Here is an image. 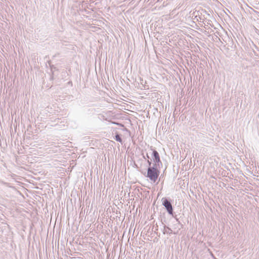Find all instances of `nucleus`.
I'll return each instance as SVG.
<instances>
[{"mask_svg": "<svg viewBox=\"0 0 259 259\" xmlns=\"http://www.w3.org/2000/svg\"><path fill=\"white\" fill-rule=\"evenodd\" d=\"M164 206L165 207V208H166L167 211L169 212V213L170 214H172V206L170 204V203L166 199H165L163 201V203Z\"/></svg>", "mask_w": 259, "mask_h": 259, "instance_id": "nucleus-2", "label": "nucleus"}, {"mask_svg": "<svg viewBox=\"0 0 259 259\" xmlns=\"http://www.w3.org/2000/svg\"><path fill=\"white\" fill-rule=\"evenodd\" d=\"M148 163H149V164H151V162L149 161H148Z\"/></svg>", "mask_w": 259, "mask_h": 259, "instance_id": "nucleus-5", "label": "nucleus"}, {"mask_svg": "<svg viewBox=\"0 0 259 259\" xmlns=\"http://www.w3.org/2000/svg\"><path fill=\"white\" fill-rule=\"evenodd\" d=\"M153 154L154 157V161L155 162V165L156 166L157 165H159V163L160 162V157L158 153L156 150H153Z\"/></svg>", "mask_w": 259, "mask_h": 259, "instance_id": "nucleus-3", "label": "nucleus"}, {"mask_svg": "<svg viewBox=\"0 0 259 259\" xmlns=\"http://www.w3.org/2000/svg\"><path fill=\"white\" fill-rule=\"evenodd\" d=\"M159 171L156 167H149L147 170V177L152 182H155L159 177Z\"/></svg>", "mask_w": 259, "mask_h": 259, "instance_id": "nucleus-1", "label": "nucleus"}, {"mask_svg": "<svg viewBox=\"0 0 259 259\" xmlns=\"http://www.w3.org/2000/svg\"><path fill=\"white\" fill-rule=\"evenodd\" d=\"M115 139L116 141H119L120 142H121V139L120 138V136L118 135H117L115 136Z\"/></svg>", "mask_w": 259, "mask_h": 259, "instance_id": "nucleus-4", "label": "nucleus"}]
</instances>
